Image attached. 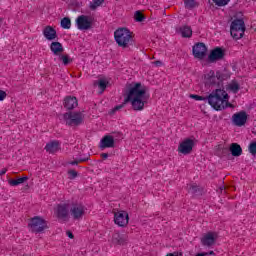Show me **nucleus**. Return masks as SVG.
I'll return each instance as SVG.
<instances>
[{
  "instance_id": "obj_1",
  "label": "nucleus",
  "mask_w": 256,
  "mask_h": 256,
  "mask_svg": "<svg viewBox=\"0 0 256 256\" xmlns=\"http://www.w3.org/2000/svg\"><path fill=\"white\" fill-rule=\"evenodd\" d=\"M151 94L145 84L141 82H131L126 84L124 91V103H128L133 111H143L147 105Z\"/></svg>"
},
{
  "instance_id": "obj_2",
  "label": "nucleus",
  "mask_w": 256,
  "mask_h": 256,
  "mask_svg": "<svg viewBox=\"0 0 256 256\" xmlns=\"http://www.w3.org/2000/svg\"><path fill=\"white\" fill-rule=\"evenodd\" d=\"M189 97L190 99H194V101H207L215 111H223V109L231 107L229 94L224 89H216L212 91L208 97L199 96L197 94H190Z\"/></svg>"
},
{
  "instance_id": "obj_3",
  "label": "nucleus",
  "mask_w": 256,
  "mask_h": 256,
  "mask_svg": "<svg viewBox=\"0 0 256 256\" xmlns=\"http://www.w3.org/2000/svg\"><path fill=\"white\" fill-rule=\"evenodd\" d=\"M230 75L227 71H213L207 70L200 78V83L205 87H214L215 85H221L223 81H227Z\"/></svg>"
},
{
  "instance_id": "obj_4",
  "label": "nucleus",
  "mask_w": 256,
  "mask_h": 256,
  "mask_svg": "<svg viewBox=\"0 0 256 256\" xmlns=\"http://www.w3.org/2000/svg\"><path fill=\"white\" fill-rule=\"evenodd\" d=\"M114 39L119 47H129V43L133 39L131 31L127 28H118L114 32Z\"/></svg>"
},
{
  "instance_id": "obj_5",
  "label": "nucleus",
  "mask_w": 256,
  "mask_h": 256,
  "mask_svg": "<svg viewBox=\"0 0 256 256\" xmlns=\"http://www.w3.org/2000/svg\"><path fill=\"white\" fill-rule=\"evenodd\" d=\"M28 227L32 233H43L49 229V223L42 216H34L29 220Z\"/></svg>"
},
{
  "instance_id": "obj_6",
  "label": "nucleus",
  "mask_w": 256,
  "mask_h": 256,
  "mask_svg": "<svg viewBox=\"0 0 256 256\" xmlns=\"http://www.w3.org/2000/svg\"><path fill=\"white\" fill-rule=\"evenodd\" d=\"M54 215L60 223H67L71 221V205L60 204L54 208Z\"/></svg>"
},
{
  "instance_id": "obj_7",
  "label": "nucleus",
  "mask_w": 256,
  "mask_h": 256,
  "mask_svg": "<svg viewBox=\"0 0 256 256\" xmlns=\"http://www.w3.org/2000/svg\"><path fill=\"white\" fill-rule=\"evenodd\" d=\"M230 33L234 39H241L245 34V22L242 19L234 20L230 27Z\"/></svg>"
},
{
  "instance_id": "obj_8",
  "label": "nucleus",
  "mask_w": 256,
  "mask_h": 256,
  "mask_svg": "<svg viewBox=\"0 0 256 256\" xmlns=\"http://www.w3.org/2000/svg\"><path fill=\"white\" fill-rule=\"evenodd\" d=\"M86 213L87 208L82 204L70 205V219H73V221H81Z\"/></svg>"
},
{
  "instance_id": "obj_9",
  "label": "nucleus",
  "mask_w": 256,
  "mask_h": 256,
  "mask_svg": "<svg viewBox=\"0 0 256 256\" xmlns=\"http://www.w3.org/2000/svg\"><path fill=\"white\" fill-rule=\"evenodd\" d=\"M193 147H195V139L186 138L179 143L177 151L181 155H189L193 151Z\"/></svg>"
},
{
  "instance_id": "obj_10",
  "label": "nucleus",
  "mask_w": 256,
  "mask_h": 256,
  "mask_svg": "<svg viewBox=\"0 0 256 256\" xmlns=\"http://www.w3.org/2000/svg\"><path fill=\"white\" fill-rule=\"evenodd\" d=\"M76 27L79 31H88L93 27V19L86 15H80L76 18Z\"/></svg>"
},
{
  "instance_id": "obj_11",
  "label": "nucleus",
  "mask_w": 256,
  "mask_h": 256,
  "mask_svg": "<svg viewBox=\"0 0 256 256\" xmlns=\"http://www.w3.org/2000/svg\"><path fill=\"white\" fill-rule=\"evenodd\" d=\"M114 223L118 227H127V225H129V213H127L125 210L115 212Z\"/></svg>"
},
{
  "instance_id": "obj_12",
  "label": "nucleus",
  "mask_w": 256,
  "mask_h": 256,
  "mask_svg": "<svg viewBox=\"0 0 256 256\" xmlns=\"http://www.w3.org/2000/svg\"><path fill=\"white\" fill-rule=\"evenodd\" d=\"M217 239H219V234L217 232H207L201 237V244L204 247H213L215 243H217Z\"/></svg>"
},
{
  "instance_id": "obj_13",
  "label": "nucleus",
  "mask_w": 256,
  "mask_h": 256,
  "mask_svg": "<svg viewBox=\"0 0 256 256\" xmlns=\"http://www.w3.org/2000/svg\"><path fill=\"white\" fill-rule=\"evenodd\" d=\"M84 116L82 113H66L64 114V121L67 125H81Z\"/></svg>"
},
{
  "instance_id": "obj_14",
  "label": "nucleus",
  "mask_w": 256,
  "mask_h": 256,
  "mask_svg": "<svg viewBox=\"0 0 256 256\" xmlns=\"http://www.w3.org/2000/svg\"><path fill=\"white\" fill-rule=\"evenodd\" d=\"M192 53L195 59H199L201 61L207 57V46L203 43H197L193 46Z\"/></svg>"
},
{
  "instance_id": "obj_15",
  "label": "nucleus",
  "mask_w": 256,
  "mask_h": 256,
  "mask_svg": "<svg viewBox=\"0 0 256 256\" xmlns=\"http://www.w3.org/2000/svg\"><path fill=\"white\" fill-rule=\"evenodd\" d=\"M232 121L237 127H243L247 123V113L245 111L238 112L232 116Z\"/></svg>"
},
{
  "instance_id": "obj_16",
  "label": "nucleus",
  "mask_w": 256,
  "mask_h": 256,
  "mask_svg": "<svg viewBox=\"0 0 256 256\" xmlns=\"http://www.w3.org/2000/svg\"><path fill=\"white\" fill-rule=\"evenodd\" d=\"M42 35L46 41H55L57 39V30L53 26H46L42 30Z\"/></svg>"
},
{
  "instance_id": "obj_17",
  "label": "nucleus",
  "mask_w": 256,
  "mask_h": 256,
  "mask_svg": "<svg viewBox=\"0 0 256 256\" xmlns=\"http://www.w3.org/2000/svg\"><path fill=\"white\" fill-rule=\"evenodd\" d=\"M100 149H113L115 147V138L111 135H106L100 140Z\"/></svg>"
},
{
  "instance_id": "obj_18",
  "label": "nucleus",
  "mask_w": 256,
  "mask_h": 256,
  "mask_svg": "<svg viewBox=\"0 0 256 256\" xmlns=\"http://www.w3.org/2000/svg\"><path fill=\"white\" fill-rule=\"evenodd\" d=\"M94 87L99 91V93H103L109 87V78H99L94 82Z\"/></svg>"
},
{
  "instance_id": "obj_19",
  "label": "nucleus",
  "mask_w": 256,
  "mask_h": 256,
  "mask_svg": "<svg viewBox=\"0 0 256 256\" xmlns=\"http://www.w3.org/2000/svg\"><path fill=\"white\" fill-rule=\"evenodd\" d=\"M225 56V52L221 48H215L212 50L208 56V60L210 63H214V61H219L222 57Z\"/></svg>"
},
{
  "instance_id": "obj_20",
  "label": "nucleus",
  "mask_w": 256,
  "mask_h": 256,
  "mask_svg": "<svg viewBox=\"0 0 256 256\" xmlns=\"http://www.w3.org/2000/svg\"><path fill=\"white\" fill-rule=\"evenodd\" d=\"M44 149L46 153H50V154L57 153V151L61 149V143H59V141L48 142Z\"/></svg>"
},
{
  "instance_id": "obj_21",
  "label": "nucleus",
  "mask_w": 256,
  "mask_h": 256,
  "mask_svg": "<svg viewBox=\"0 0 256 256\" xmlns=\"http://www.w3.org/2000/svg\"><path fill=\"white\" fill-rule=\"evenodd\" d=\"M50 51L53 55H61L65 51V48L60 42L54 41L50 44Z\"/></svg>"
},
{
  "instance_id": "obj_22",
  "label": "nucleus",
  "mask_w": 256,
  "mask_h": 256,
  "mask_svg": "<svg viewBox=\"0 0 256 256\" xmlns=\"http://www.w3.org/2000/svg\"><path fill=\"white\" fill-rule=\"evenodd\" d=\"M112 244L123 247V245H127V237L116 233L112 236Z\"/></svg>"
},
{
  "instance_id": "obj_23",
  "label": "nucleus",
  "mask_w": 256,
  "mask_h": 256,
  "mask_svg": "<svg viewBox=\"0 0 256 256\" xmlns=\"http://www.w3.org/2000/svg\"><path fill=\"white\" fill-rule=\"evenodd\" d=\"M239 89H241V84L237 80H232L226 85V91L228 93H239Z\"/></svg>"
},
{
  "instance_id": "obj_24",
  "label": "nucleus",
  "mask_w": 256,
  "mask_h": 256,
  "mask_svg": "<svg viewBox=\"0 0 256 256\" xmlns=\"http://www.w3.org/2000/svg\"><path fill=\"white\" fill-rule=\"evenodd\" d=\"M79 105V102L77 101V98L68 96L64 100V106L66 109H75Z\"/></svg>"
},
{
  "instance_id": "obj_25",
  "label": "nucleus",
  "mask_w": 256,
  "mask_h": 256,
  "mask_svg": "<svg viewBox=\"0 0 256 256\" xmlns=\"http://www.w3.org/2000/svg\"><path fill=\"white\" fill-rule=\"evenodd\" d=\"M176 33L181 35V37H191L193 35V30L189 26H182L176 29Z\"/></svg>"
},
{
  "instance_id": "obj_26",
  "label": "nucleus",
  "mask_w": 256,
  "mask_h": 256,
  "mask_svg": "<svg viewBox=\"0 0 256 256\" xmlns=\"http://www.w3.org/2000/svg\"><path fill=\"white\" fill-rule=\"evenodd\" d=\"M28 180H29V177L27 176H23L18 179H8V185H10V187H19V185H23V183H25V181H28Z\"/></svg>"
},
{
  "instance_id": "obj_27",
  "label": "nucleus",
  "mask_w": 256,
  "mask_h": 256,
  "mask_svg": "<svg viewBox=\"0 0 256 256\" xmlns=\"http://www.w3.org/2000/svg\"><path fill=\"white\" fill-rule=\"evenodd\" d=\"M230 152L233 155V157H241V154L243 153V149L241 148V145L237 143H232L230 145Z\"/></svg>"
},
{
  "instance_id": "obj_28",
  "label": "nucleus",
  "mask_w": 256,
  "mask_h": 256,
  "mask_svg": "<svg viewBox=\"0 0 256 256\" xmlns=\"http://www.w3.org/2000/svg\"><path fill=\"white\" fill-rule=\"evenodd\" d=\"M104 2L105 0H92L89 3V8L94 11V9H97V7H101V5H103Z\"/></svg>"
},
{
  "instance_id": "obj_29",
  "label": "nucleus",
  "mask_w": 256,
  "mask_h": 256,
  "mask_svg": "<svg viewBox=\"0 0 256 256\" xmlns=\"http://www.w3.org/2000/svg\"><path fill=\"white\" fill-rule=\"evenodd\" d=\"M60 25L62 29H71V19L65 17L61 20Z\"/></svg>"
},
{
  "instance_id": "obj_30",
  "label": "nucleus",
  "mask_w": 256,
  "mask_h": 256,
  "mask_svg": "<svg viewBox=\"0 0 256 256\" xmlns=\"http://www.w3.org/2000/svg\"><path fill=\"white\" fill-rule=\"evenodd\" d=\"M59 59L60 61H62L63 65H69V63H71V61H73L71 59V57H69V55H59Z\"/></svg>"
},
{
  "instance_id": "obj_31",
  "label": "nucleus",
  "mask_w": 256,
  "mask_h": 256,
  "mask_svg": "<svg viewBox=\"0 0 256 256\" xmlns=\"http://www.w3.org/2000/svg\"><path fill=\"white\" fill-rule=\"evenodd\" d=\"M212 1L217 7H225V5H229V1L231 0H212Z\"/></svg>"
},
{
  "instance_id": "obj_32",
  "label": "nucleus",
  "mask_w": 256,
  "mask_h": 256,
  "mask_svg": "<svg viewBox=\"0 0 256 256\" xmlns=\"http://www.w3.org/2000/svg\"><path fill=\"white\" fill-rule=\"evenodd\" d=\"M248 151L251 155H256V141H252L248 146Z\"/></svg>"
},
{
  "instance_id": "obj_33",
  "label": "nucleus",
  "mask_w": 256,
  "mask_h": 256,
  "mask_svg": "<svg viewBox=\"0 0 256 256\" xmlns=\"http://www.w3.org/2000/svg\"><path fill=\"white\" fill-rule=\"evenodd\" d=\"M134 19H135V21L141 22V21H144L145 16H143V14L141 13V11H136V12L134 13Z\"/></svg>"
},
{
  "instance_id": "obj_34",
  "label": "nucleus",
  "mask_w": 256,
  "mask_h": 256,
  "mask_svg": "<svg viewBox=\"0 0 256 256\" xmlns=\"http://www.w3.org/2000/svg\"><path fill=\"white\" fill-rule=\"evenodd\" d=\"M183 1L187 9H193V7H195V0H183Z\"/></svg>"
},
{
  "instance_id": "obj_35",
  "label": "nucleus",
  "mask_w": 256,
  "mask_h": 256,
  "mask_svg": "<svg viewBox=\"0 0 256 256\" xmlns=\"http://www.w3.org/2000/svg\"><path fill=\"white\" fill-rule=\"evenodd\" d=\"M77 177V171L69 170L68 171V179H75Z\"/></svg>"
},
{
  "instance_id": "obj_36",
  "label": "nucleus",
  "mask_w": 256,
  "mask_h": 256,
  "mask_svg": "<svg viewBox=\"0 0 256 256\" xmlns=\"http://www.w3.org/2000/svg\"><path fill=\"white\" fill-rule=\"evenodd\" d=\"M7 99V92L5 90H0V102Z\"/></svg>"
},
{
  "instance_id": "obj_37",
  "label": "nucleus",
  "mask_w": 256,
  "mask_h": 256,
  "mask_svg": "<svg viewBox=\"0 0 256 256\" xmlns=\"http://www.w3.org/2000/svg\"><path fill=\"white\" fill-rule=\"evenodd\" d=\"M166 256H183V253H181V252H173V253H168Z\"/></svg>"
},
{
  "instance_id": "obj_38",
  "label": "nucleus",
  "mask_w": 256,
  "mask_h": 256,
  "mask_svg": "<svg viewBox=\"0 0 256 256\" xmlns=\"http://www.w3.org/2000/svg\"><path fill=\"white\" fill-rule=\"evenodd\" d=\"M66 235L69 237V239H73L75 237L71 231H67Z\"/></svg>"
},
{
  "instance_id": "obj_39",
  "label": "nucleus",
  "mask_w": 256,
  "mask_h": 256,
  "mask_svg": "<svg viewBox=\"0 0 256 256\" xmlns=\"http://www.w3.org/2000/svg\"><path fill=\"white\" fill-rule=\"evenodd\" d=\"M154 65H156V67H161L163 65V62L156 61V62H154Z\"/></svg>"
},
{
  "instance_id": "obj_40",
  "label": "nucleus",
  "mask_w": 256,
  "mask_h": 256,
  "mask_svg": "<svg viewBox=\"0 0 256 256\" xmlns=\"http://www.w3.org/2000/svg\"><path fill=\"white\" fill-rule=\"evenodd\" d=\"M5 173H7V169L6 168H3L0 170V176L1 175H5Z\"/></svg>"
},
{
  "instance_id": "obj_41",
  "label": "nucleus",
  "mask_w": 256,
  "mask_h": 256,
  "mask_svg": "<svg viewBox=\"0 0 256 256\" xmlns=\"http://www.w3.org/2000/svg\"><path fill=\"white\" fill-rule=\"evenodd\" d=\"M101 157H102V159H107V158L109 157V154H107V153H102V154H101Z\"/></svg>"
},
{
  "instance_id": "obj_42",
  "label": "nucleus",
  "mask_w": 256,
  "mask_h": 256,
  "mask_svg": "<svg viewBox=\"0 0 256 256\" xmlns=\"http://www.w3.org/2000/svg\"><path fill=\"white\" fill-rule=\"evenodd\" d=\"M79 162L77 161H72V162H68V165H77Z\"/></svg>"
},
{
  "instance_id": "obj_43",
  "label": "nucleus",
  "mask_w": 256,
  "mask_h": 256,
  "mask_svg": "<svg viewBox=\"0 0 256 256\" xmlns=\"http://www.w3.org/2000/svg\"><path fill=\"white\" fill-rule=\"evenodd\" d=\"M207 255H215V252L214 251H210V252H206Z\"/></svg>"
}]
</instances>
